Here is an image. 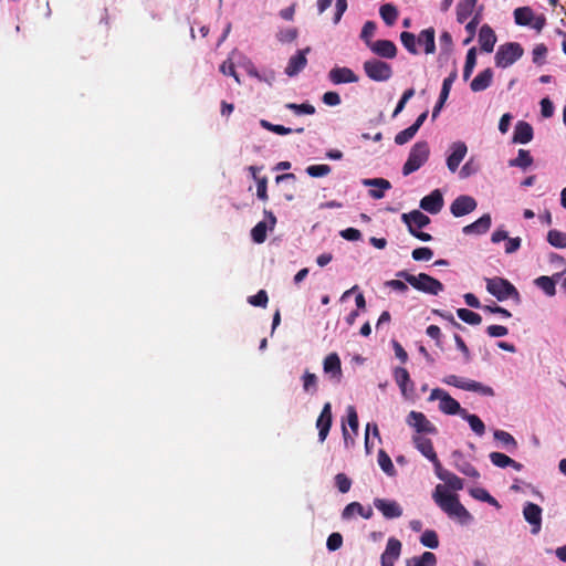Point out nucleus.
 <instances>
[{"label":"nucleus","instance_id":"39448f33","mask_svg":"<svg viewBox=\"0 0 566 566\" xmlns=\"http://www.w3.org/2000/svg\"><path fill=\"white\" fill-rule=\"evenodd\" d=\"M524 50L517 42H509L499 46L495 54V65L506 69L522 57Z\"/></svg>","mask_w":566,"mask_h":566},{"label":"nucleus","instance_id":"3c124183","mask_svg":"<svg viewBox=\"0 0 566 566\" xmlns=\"http://www.w3.org/2000/svg\"><path fill=\"white\" fill-rule=\"evenodd\" d=\"M285 107L294 112L296 115H313L315 113V107L310 103H287Z\"/></svg>","mask_w":566,"mask_h":566},{"label":"nucleus","instance_id":"37998d69","mask_svg":"<svg viewBox=\"0 0 566 566\" xmlns=\"http://www.w3.org/2000/svg\"><path fill=\"white\" fill-rule=\"evenodd\" d=\"M401 553V543L397 538H389L386 545L385 552L381 554L382 557H388L390 559H398Z\"/></svg>","mask_w":566,"mask_h":566},{"label":"nucleus","instance_id":"49530a36","mask_svg":"<svg viewBox=\"0 0 566 566\" xmlns=\"http://www.w3.org/2000/svg\"><path fill=\"white\" fill-rule=\"evenodd\" d=\"M547 241L551 245L564 249L566 248V233L558 230H549L547 233Z\"/></svg>","mask_w":566,"mask_h":566},{"label":"nucleus","instance_id":"5701e85b","mask_svg":"<svg viewBox=\"0 0 566 566\" xmlns=\"http://www.w3.org/2000/svg\"><path fill=\"white\" fill-rule=\"evenodd\" d=\"M454 459V468L462 474L472 478L479 479V471L463 457V454L459 451H454L452 454Z\"/></svg>","mask_w":566,"mask_h":566},{"label":"nucleus","instance_id":"4be33fe9","mask_svg":"<svg viewBox=\"0 0 566 566\" xmlns=\"http://www.w3.org/2000/svg\"><path fill=\"white\" fill-rule=\"evenodd\" d=\"M479 43L483 52L491 53L496 43V35L489 24H483L479 32Z\"/></svg>","mask_w":566,"mask_h":566},{"label":"nucleus","instance_id":"de8ad7c7","mask_svg":"<svg viewBox=\"0 0 566 566\" xmlns=\"http://www.w3.org/2000/svg\"><path fill=\"white\" fill-rule=\"evenodd\" d=\"M400 41H401L402 45L405 46V49L409 53H411L413 55L418 54L417 38L415 36L413 33L408 32V31L401 32Z\"/></svg>","mask_w":566,"mask_h":566},{"label":"nucleus","instance_id":"69168bd1","mask_svg":"<svg viewBox=\"0 0 566 566\" xmlns=\"http://www.w3.org/2000/svg\"><path fill=\"white\" fill-rule=\"evenodd\" d=\"M220 72L224 75L233 76L237 83H241L240 77L235 71L234 64L231 60H227L220 65Z\"/></svg>","mask_w":566,"mask_h":566},{"label":"nucleus","instance_id":"423d86ee","mask_svg":"<svg viewBox=\"0 0 566 566\" xmlns=\"http://www.w3.org/2000/svg\"><path fill=\"white\" fill-rule=\"evenodd\" d=\"M430 401L439 400V410L446 415H462L465 410L446 390L434 388L429 396Z\"/></svg>","mask_w":566,"mask_h":566},{"label":"nucleus","instance_id":"bb28decb","mask_svg":"<svg viewBox=\"0 0 566 566\" xmlns=\"http://www.w3.org/2000/svg\"><path fill=\"white\" fill-rule=\"evenodd\" d=\"M412 441L417 450L426 457L429 461L436 460L437 453L433 443L429 438L422 436H413Z\"/></svg>","mask_w":566,"mask_h":566},{"label":"nucleus","instance_id":"a18cd8bd","mask_svg":"<svg viewBox=\"0 0 566 566\" xmlns=\"http://www.w3.org/2000/svg\"><path fill=\"white\" fill-rule=\"evenodd\" d=\"M457 315L460 319L470 325H479L482 322L480 314L468 308H459Z\"/></svg>","mask_w":566,"mask_h":566},{"label":"nucleus","instance_id":"79ce46f5","mask_svg":"<svg viewBox=\"0 0 566 566\" xmlns=\"http://www.w3.org/2000/svg\"><path fill=\"white\" fill-rule=\"evenodd\" d=\"M378 464L381 468V470L389 476H395L397 471L392 464V461L388 453L380 449L378 451Z\"/></svg>","mask_w":566,"mask_h":566},{"label":"nucleus","instance_id":"7ed1b4c3","mask_svg":"<svg viewBox=\"0 0 566 566\" xmlns=\"http://www.w3.org/2000/svg\"><path fill=\"white\" fill-rule=\"evenodd\" d=\"M429 156L430 147L426 140L417 142L413 144L402 167V175L409 176L410 174L420 169L428 161Z\"/></svg>","mask_w":566,"mask_h":566},{"label":"nucleus","instance_id":"9d476101","mask_svg":"<svg viewBox=\"0 0 566 566\" xmlns=\"http://www.w3.org/2000/svg\"><path fill=\"white\" fill-rule=\"evenodd\" d=\"M476 200L468 195H461L457 197L450 206L451 213L459 218L471 213L476 209Z\"/></svg>","mask_w":566,"mask_h":566},{"label":"nucleus","instance_id":"0eeeda50","mask_svg":"<svg viewBox=\"0 0 566 566\" xmlns=\"http://www.w3.org/2000/svg\"><path fill=\"white\" fill-rule=\"evenodd\" d=\"M443 382L463 390L479 392L483 396H494V390L492 387L485 386L475 380L464 379L455 375H449L444 377Z\"/></svg>","mask_w":566,"mask_h":566},{"label":"nucleus","instance_id":"7c9ffc66","mask_svg":"<svg viewBox=\"0 0 566 566\" xmlns=\"http://www.w3.org/2000/svg\"><path fill=\"white\" fill-rule=\"evenodd\" d=\"M394 378L399 386L402 395L407 394L408 385H410V390L413 389V382L410 379L409 373L403 367H396L394 369Z\"/></svg>","mask_w":566,"mask_h":566},{"label":"nucleus","instance_id":"20e7f679","mask_svg":"<svg viewBox=\"0 0 566 566\" xmlns=\"http://www.w3.org/2000/svg\"><path fill=\"white\" fill-rule=\"evenodd\" d=\"M486 290L490 294L495 296L499 301L514 298L520 301V293L516 287L506 279L492 277L486 279Z\"/></svg>","mask_w":566,"mask_h":566},{"label":"nucleus","instance_id":"58836bf2","mask_svg":"<svg viewBox=\"0 0 566 566\" xmlns=\"http://www.w3.org/2000/svg\"><path fill=\"white\" fill-rule=\"evenodd\" d=\"M533 164V157L526 149H520L517 157L509 160L510 167H518L522 169L528 168Z\"/></svg>","mask_w":566,"mask_h":566},{"label":"nucleus","instance_id":"412c9836","mask_svg":"<svg viewBox=\"0 0 566 566\" xmlns=\"http://www.w3.org/2000/svg\"><path fill=\"white\" fill-rule=\"evenodd\" d=\"M533 127L525 120H518L514 128L512 142L514 144H527L533 139Z\"/></svg>","mask_w":566,"mask_h":566},{"label":"nucleus","instance_id":"6e6d98bb","mask_svg":"<svg viewBox=\"0 0 566 566\" xmlns=\"http://www.w3.org/2000/svg\"><path fill=\"white\" fill-rule=\"evenodd\" d=\"M298 35V31L296 28H286L282 29L276 33V38L282 43H291Z\"/></svg>","mask_w":566,"mask_h":566},{"label":"nucleus","instance_id":"338daca9","mask_svg":"<svg viewBox=\"0 0 566 566\" xmlns=\"http://www.w3.org/2000/svg\"><path fill=\"white\" fill-rule=\"evenodd\" d=\"M347 421L350 429L357 434L359 422L356 409L353 406L347 407Z\"/></svg>","mask_w":566,"mask_h":566},{"label":"nucleus","instance_id":"72a5a7b5","mask_svg":"<svg viewBox=\"0 0 566 566\" xmlns=\"http://www.w3.org/2000/svg\"><path fill=\"white\" fill-rule=\"evenodd\" d=\"M260 125L264 129L272 132L274 134H277V135H289L291 133L302 134L304 132L303 127L292 129V128L285 127L283 125L272 124L271 122H269L266 119H261Z\"/></svg>","mask_w":566,"mask_h":566},{"label":"nucleus","instance_id":"f03ea898","mask_svg":"<svg viewBox=\"0 0 566 566\" xmlns=\"http://www.w3.org/2000/svg\"><path fill=\"white\" fill-rule=\"evenodd\" d=\"M396 276L405 280L413 289L427 294L438 295L444 289L443 284L439 280L426 273H419L418 275H413L402 270L397 272Z\"/></svg>","mask_w":566,"mask_h":566},{"label":"nucleus","instance_id":"a211bd4d","mask_svg":"<svg viewBox=\"0 0 566 566\" xmlns=\"http://www.w3.org/2000/svg\"><path fill=\"white\" fill-rule=\"evenodd\" d=\"M323 370L329 375L331 378H335L337 381L342 378V363L337 353L328 354L323 361Z\"/></svg>","mask_w":566,"mask_h":566},{"label":"nucleus","instance_id":"f3484780","mask_svg":"<svg viewBox=\"0 0 566 566\" xmlns=\"http://www.w3.org/2000/svg\"><path fill=\"white\" fill-rule=\"evenodd\" d=\"M401 219L407 224L409 232H411V229H422L430 223V218L419 210L403 213Z\"/></svg>","mask_w":566,"mask_h":566},{"label":"nucleus","instance_id":"13d9d810","mask_svg":"<svg viewBox=\"0 0 566 566\" xmlns=\"http://www.w3.org/2000/svg\"><path fill=\"white\" fill-rule=\"evenodd\" d=\"M248 302L252 306L266 307L269 296L265 290H260L256 294L249 296Z\"/></svg>","mask_w":566,"mask_h":566},{"label":"nucleus","instance_id":"5fc2aeb1","mask_svg":"<svg viewBox=\"0 0 566 566\" xmlns=\"http://www.w3.org/2000/svg\"><path fill=\"white\" fill-rule=\"evenodd\" d=\"M376 23L374 21H367L365 22V24L363 25V29H361V32H360V38L363 41H365V43L370 46L371 45V38L374 36L375 32H376Z\"/></svg>","mask_w":566,"mask_h":566},{"label":"nucleus","instance_id":"dca6fc26","mask_svg":"<svg viewBox=\"0 0 566 566\" xmlns=\"http://www.w3.org/2000/svg\"><path fill=\"white\" fill-rule=\"evenodd\" d=\"M451 149L452 153L447 158V166L451 172H455L468 153V147L463 142H457L452 144Z\"/></svg>","mask_w":566,"mask_h":566},{"label":"nucleus","instance_id":"6e6552de","mask_svg":"<svg viewBox=\"0 0 566 566\" xmlns=\"http://www.w3.org/2000/svg\"><path fill=\"white\" fill-rule=\"evenodd\" d=\"M366 75L376 82H385L392 76L390 64L378 59H371L364 62Z\"/></svg>","mask_w":566,"mask_h":566},{"label":"nucleus","instance_id":"4d7b16f0","mask_svg":"<svg viewBox=\"0 0 566 566\" xmlns=\"http://www.w3.org/2000/svg\"><path fill=\"white\" fill-rule=\"evenodd\" d=\"M457 77H458V72H457V69L454 67L452 70V72L449 74V76H447L443 80L441 92H440L439 96H441L442 98H447L448 99V96H449L450 91H451V86L454 83V81L457 80Z\"/></svg>","mask_w":566,"mask_h":566},{"label":"nucleus","instance_id":"6ab92c4d","mask_svg":"<svg viewBox=\"0 0 566 566\" xmlns=\"http://www.w3.org/2000/svg\"><path fill=\"white\" fill-rule=\"evenodd\" d=\"M369 49L378 56L394 59L397 55V46L390 40H377L373 42Z\"/></svg>","mask_w":566,"mask_h":566},{"label":"nucleus","instance_id":"473e14b6","mask_svg":"<svg viewBox=\"0 0 566 566\" xmlns=\"http://www.w3.org/2000/svg\"><path fill=\"white\" fill-rule=\"evenodd\" d=\"M478 0H460L457 4V21L463 23L473 12Z\"/></svg>","mask_w":566,"mask_h":566},{"label":"nucleus","instance_id":"c03bdc74","mask_svg":"<svg viewBox=\"0 0 566 566\" xmlns=\"http://www.w3.org/2000/svg\"><path fill=\"white\" fill-rule=\"evenodd\" d=\"M476 65V50L475 48L469 49L467 56H465V63L463 67V80L468 81L470 76L472 75V72Z\"/></svg>","mask_w":566,"mask_h":566},{"label":"nucleus","instance_id":"9b49d317","mask_svg":"<svg viewBox=\"0 0 566 566\" xmlns=\"http://www.w3.org/2000/svg\"><path fill=\"white\" fill-rule=\"evenodd\" d=\"M333 422L332 405L326 402L316 420V428L318 430V440L324 442L328 436Z\"/></svg>","mask_w":566,"mask_h":566},{"label":"nucleus","instance_id":"8fccbe9b","mask_svg":"<svg viewBox=\"0 0 566 566\" xmlns=\"http://www.w3.org/2000/svg\"><path fill=\"white\" fill-rule=\"evenodd\" d=\"M268 227L264 221L258 222L251 230V238L255 243H263L266 239Z\"/></svg>","mask_w":566,"mask_h":566},{"label":"nucleus","instance_id":"b1692460","mask_svg":"<svg viewBox=\"0 0 566 566\" xmlns=\"http://www.w3.org/2000/svg\"><path fill=\"white\" fill-rule=\"evenodd\" d=\"M355 513L366 520L371 518L374 515L373 509L370 506L364 507L359 502H352L347 504L343 510L342 518L349 520L354 516Z\"/></svg>","mask_w":566,"mask_h":566},{"label":"nucleus","instance_id":"e433bc0d","mask_svg":"<svg viewBox=\"0 0 566 566\" xmlns=\"http://www.w3.org/2000/svg\"><path fill=\"white\" fill-rule=\"evenodd\" d=\"M494 439L503 444L509 452H514L517 449V442L515 438L504 430H495Z\"/></svg>","mask_w":566,"mask_h":566},{"label":"nucleus","instance_id":"ddd939ff","mask_svg":"<svg viewBox=\"0 0 566 566\" xmlns=\"http://www.w3.org/2000/svg\"><path fill=\"white\" fill-rule=\"evenodd\" d=\"M375 507L381 512L385 518H398L402 515V507L400 504L392 500L375 499Z\"/></svg>","mask_w":566,"mask_h":566},{"label":"nucleus","instance_id":"a878e982","mask_svg":"<svg viewBox=\"0 0 566 566\" xmlns=\"http://www.w3.org/2000/svg\"><path fill=\"white\" fill-rule=\"evenodd\" d=\"M491 216L489 213L483 214L476 221L465 226L462 231L464 234H483L489 231L491 227Z\"/></svg>","mask_w":566,"mask_h":566},{"label":"nucleus","instance_id":"052dcab7","mask_svg":"<svg viewBox=\"0 0 566 566\" xmlns=\"http://www.w3.org/2000/svg\"><path fill=\"white\" fill-rule=\"evenodd\" d=\"M443 482L453 491H460L463 489V480L452 472L446 474Z\"/></svg>","mask_w":566,"mask_h":566},{"label":"nucleus","instance_id":"2f4dec72","mask_svg":"<svg viewBox=\"0 0 566 566\" xmlns=\"http://www.w3.org/2000/svg\"><path fill=\"white\" fill-rule=\"evenodd\" d=\"M560 274H555L554 276L542 275L538 276L534 283L537 287H539L546 295L554 296L556 294V284L555 277H559Z\"/></svg>","mask_w":566,"mask_h":566},{"label":"nucleus","instance_id":"f257e3e1","mask_svg":"<svg viewBox=\"0 0 566 566\" xmlns=\"http://www.w3.org/2000/svg\"><path fill=\"white\" fill-rule=\"evenodd\" d=\"M432 497L436 504L450 517H457L462 523L472 520V515L460 503L458 495L449 493L443 485L438 484L436 486Z\"/></svg>","mask_w":566,"mask_h":566},{"label":"nucleus","instance_id":"c9c22d12","mask_svg":"<svg viewBox=\"0 0 566 566\" xmlns=\"http://www.w3.org/2000/svg\"><path fill=\"white\" fill-rule=\"evenodd\" d=\"M379 14L382 21L387 25L391 27L396 23L399 13L396 6H394L392 3H385L380 7Z\"/></svg>","mask_w":566,"mask_h":566},{"label":"nucleus","instance_id":"4c0bfd02","mask_svg":"<svg viewBox=\"0 0 566 566\" xmlns=\"http://www.w3.org/2000/svg\"><path fill=\"white\" fill-rule=\"evenodd\" d=\"M534 19V12L530 7H520L514 10V20L517 25H530Z\"/></svg>","mask_w":566,"mask_h":566},{"label":"nucleus","instance_id":"bf43d9fd","mask_svg":"<svg viewBox=\"0 0 566 566\" xmlns=\"http://www.w3.org/2000/svg\"><path fill=\"white\" fill-rule=\"evenodd\" d=\"M416 134H417V130L412 126H409L408 128L399 132L395 136V143L397 145H405L408 142H410L415 137Z\"/></svg>","mask_w":566,"mask_h":566},{"label":"nucleus","instance_id":"aec40b11","mask_svg":"<svg viewBox=\"0 0 566 566\" xmlns=\"http://www.w3.org/2000/svg\"><path fill=\"white\" fill-rule=\"evenodd\" d=\"M329 80L334 84L355 83L358 81V76L348 67L336 66L328 73Z\"/></svg>","mask_w":566,"mask_h":566},{"label":"nucleus","instance_id":"680f3d73","mask_svg":"<svg viewBox=\"0 0 566 566\" xmlns=\"http://www.w3.org/2000/svg\"><path fill=\"white\" fill-rule=\"evenodd\" d=\"M415 261H429L433 256V251L428 247L417 248L411 253Z\"/></svg>","mask_w":566,"mask_h":566},{"label":"nucleus","instance_id":"09e8293b","mask_svg":"<svg viewBox=\"0 0 566 566\" xmlns=\"http://www.w3.org/2000/svg\"><path fill=\"white\" fill-rule=\"evenodd\" d=\"M420 543L429 548H437L439 546L438 534L433 530H426L420 536Z\"/></svg>","mask_w":566,"mask_h":566},{"label":"nucleus","instance_id":"4468645a","mask_svg":"<svg viewBox=\"0 0 566 566\" xmlns=\"http://www.w3.org/2000/svg\"><path fill=\"white\" fill-rule=\"evenodd\" d=\"M443 203L441 191L436 189L420 200V208L431 214H437L441 211Z\"/></svg>","mask_w":566,"mask_h":566},{"label":"nucleus","instance_id":"864d4df0","mask_svg":"<svg viewBox=\"0 0 566 566\" xmlns=\"http://www.w3.org/2000/svg\"><path fill=\"white\" fill-rule=\"evenodd\" d=\"M332 168L328 165H311L306 168V172L308 176L313 178L324 177L331 172Z\"/></svg>","mask_w":566,"mask_h":566},{"label":"nucleus","instance_id":"0e129e2a","mask_svg":"<svg viewBox=\"0 0 566 566\" xmlns=\"http://www.w3.org/2000/svg\"><path fill=\"white\" fill-rule=\"evenodd\" d=\"M256 196L262 201H266L269 199L266 177H261L256 179Z\"/></svg>","mask_w":566,"mask_h":566},{"label":"nucleus","instance_id":"f8f14e48","mask_svg":"<svg viewBox=\"0 0 566 566\" xmlns=\"http://www.w3.org/2000/svg\"><path fill=\"white\" fill-rule=\"evenodd\" d=\"M310 52L311 48L307 46L305 49L298 50L294 55H292L285 67V74L290 77H293L303 71L307 64L306 54Z\"/></svg>","mask_w":566,"mask_h":566},{"label":"nucleus","instance_id":"1a4fd4ad","mask_svg":"<svg viewBox=\"0 0 566 566\" xmlns=\"http://www.w3.org/2000/svg\"><path fill=\"white\" fill-rule=\"evenodd\" d=\"M406 421L408 426L412 427L418 433L436 434L438 432L436 426L432 424L422 412L410 411Z\"/></svg>","mask_w":566,"mask_h":566},{"label":"nucleus","instance_id":"2eb2a0df","mask_svg":"<svg viewBox=\"0 0 566 566\" xmlns=\"http://www.w3.org/2000/svg\"><path fill=\"white\" fill-rule=\"evenodd\" d=\"M524 518L532 525V533L537 534L542 526V509L539 505L528 502L523 509Z\"/></svg>","mask_w":566,"mask_h":566},{"label":"nucleus","instance_id":"ea45409f","mask_svg":"<svg viewBox=\"0 0 566 566\" xmlns=\"http://www.w3.org/2000/svg\"><path fill=\"white\" fill-rule=\"evenodd\" d=\"M303 389L310 395H315L318 390V378L314 373L305 370L302 376Z\"/></svg>","mask_w":566,"mask_h":566},{"label":"nucleus","instance_id":"f704fd0d","mask_svg":"<svg viewBox=\"0 0 566 566\" xmlns=\"http://www.w3.org/2000/svg\"><path fill=\"white\" fill-rule=\"evenodd\" d=\"M437 557L431 552H424L420 556H413L406 562V566H436Z\"/></svg>","mask_w":566,"mask_h":566},{"label":"nucleus","instance_id":"c756f323","mask_svg":"<svg viewBox=\"0 0 566 566\" xmlns=\"http://www.w3.org/2000/svg\"><path fill=\"white\" fill-rule=\"evenodd\" d=\"M434 35H436L434 29L428 28V29L422 30L417 38V42L420 45L424 46L426 54H432L436 51Z\"/></svg>","mask_w":566,"mask_h":566},{"label":"nucleus","instance_id":"a19ab883","mask_svg":"<svg viewBox=\"0 0 566 566\" xmlns=\"http://www.w3.org/2000/svg\"><path fill=\"white\" fill-rule=\"evenodd\" d=\"M461 418L467 420L471 427V429L478 434L483 436L485 432V426L483 421L473 413H469L467 410H464L461 415Z\"/></svg>","mask_w":566,"mask_h":566},{"label":"nucleus","instance_id":"393cba45","mask_svg":"<svg viewBox=\"0 0 566 566\" xmlns=\"http://www.w3.org/2000/svg\"><path fill=\"white\" fill-rule=\"evenodd\" d=\"M493 81V71L488 67L480 72L471 82L470 88L472 92H482L491 86Z\"/></svg>","mask_w":566,"mask_h":566},{"label":"nucleus","instance_id":"e2e57ef3","mask_svg":"<svg viewBox=\"0 0 566 566\" xmlns=\"http://www.w3.org/2000/svg\"><path fill=\"white\" fill-rule=\"evenodd\" d=\"M335 484L340 493H347L350 490L352 481L346 474L338 473L335 476Z\"/></svg>","mask_w":566,"mask_h":566},{"label":"nucleus","instance_id":"774afa93","mask_svg":"<svg viewBox=\"0 0 566 566\" xmlns=\"http://www.w3.org/2000/svg\"><path fill=\"white\" fill-rule=\"evenodd\" d=\"M343 536L339 533H332L326 542V546L329 551L334 552L342 547Z\"/></svg>","mask_w":566,"mask_h":566},{"label":"nucleus","instance_id":"cd10ccee","mask_svg":"<svg viewBox=\"0 0 566 566\" xmlns=\"http://www.w3.org/2000/svg\"><path fill=\"white\" fill-rule=\"evenodd\" d=\"M363 184L369 187H379V190H369V196L373 199H381L385 196L384 191L391 188V184L384 178L364 179Z\"/></svg>","mask_w":566,"mask_h":566},{"label":"nucleus","instance_id":"603ef678","mask_svg":"<svg viewBox=\"0 0 566 566\" xmlns=\"http://www.w3.org/2000/svg\"><path fill=\"white\" fill-rule=\"evenodd\" d=\"M470 494L480 501L488 502L491 505L500 506L499 502L485 490L482 488H475L470 490Z\"/></svg>","mask_w":566,"mask_h":566},{"label":"nucleus","instance_id":"c85d7f7f","mask_svg":"<svg viewBox=\"0 0 566 566\" xmlns=\"http://www.w3.org/2000/svg\"><path fill=\"white\" fill-rule=\"evenodd\" d=\"M489 457L492 464L497 468L512 467L516 471H521L523 469L522 463L516 462L515 460H513L512 458L502 452H491Z\"/></svg>","mask_w":566,"mask_h":566}]
</instances>
